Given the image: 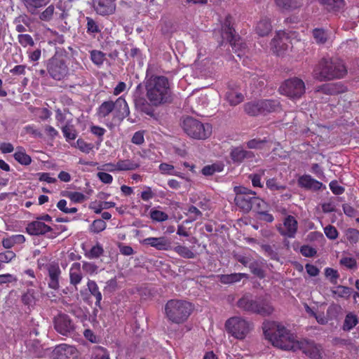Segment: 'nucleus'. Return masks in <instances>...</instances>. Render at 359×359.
Listing matches in <instances>:
<instances>
[{"label": "nucleus", "instance_id": "19", "mask_svg": "<svg viewBox=\"0 0 359 359\" xmlns=\"http://www.w3.org/2000/svg\"><path fill=\"white\" fill-rule=\"evenodd\" d=\"M52 230L50 226L38 219L29 222L26 227V231L32 236L44 235Z\"/></svg>", "mask_w": 359, "mask_h": 359}, {"label": "nucleus", "instance_id": "57", "mask_svg": "<svg viewBox=\"0 0 359 359\" xmlns=\"http://www.w3.org/2000/svg\"><path fill=\"white\" fill-rule=\"evenodd\" d=\"M339 263L341 265H343L349 269H353L355 268L357 266V262L355 259L353 257H342L340 259Z\"/></svg>", "mask_w": 359, "mask_h": 359}, {"label": "nucleus", "instance_id": "28", "mask_svg": "<svg viewBox=\"0 0 359 359\" xmlns=\"http://www.w3.org/2000/svg\"><path fill=\"white\" fill-rule=\"evenodd\" d=\"M271 22L266 18L261 19L255 27V32L260 36H267L271 32Z\"/></svg>", "mask_w": 359, "mask_h": 359}, {"label": "nucleus", "instance_id": "5", "mask_svg": "<svg viewBox=\"0 0 359 359\" xmlns=\"http://www.w3.org/2000/svg\"><path fill=\"white\" fill-rule=\"evenodd\" d=\"M182 128L188 136L197 140H205L212 133V128L209 124L205 125L198 120L189 116L184 119Z\"/></svg>", "mask_w": 359, "mask_h": 359}, {"label": "nucleus", "instance_id": "56", "mask_svg": "<svg viewBox=\"0 0 359 359\" xmlns=\"http://www.w3.org/2000/svg\"><path fill=\"white\" fill-rule=\"evenodd\" d=\"M300 252L306 257H313L317 254V250L308 245H304L300 248Z\"/></svg>", "mask_w": 359, "mask_h": 359}, {"label": "nucleus", "instance_id": "15", "mask_svg": "<svg viewBox=\"0 0 359 359\" xmlns=\"http://www.w3.org/2000/svg\"><path fill=\"white\" fill-rule=\"evenodd\" d=\"M288 41L289 39L286 36V34L284 32H278L271 41L273 51L278 55H283L289 48Z\"/></svg>", "mask_w": 359, "mask_h": 359}, {"label": "nucleus", "instance_id": "64", "mask_svg": "<svg viewBox=\"0 0 359 359\" xmlns=\"http://www.w3.org/2000/svg\"><path fill=\"white\" fill-rule=\"evenodd\" d=\"M329 187L332 192L335 195H341L345 191V189L340 186L337 180L330 182Z\"/></svg>", "mask_w": 359, "mask_h": 359}, {"label": "nucleus", "instance_id": "44", "mask_svg": "<svg viewBox=\"0 0 359 359\" xmlns=\"http://www.w3.org/2000/svg\"><path fill=\"white\" fill-rule=\"evenodd\" d=\"M345 236L347 241L352 245L359 241V231L355 229H348L346 231Z\"/></svg>", "mask_w": 359, "mask_h": 359}, {"label": "nucleus", "instance_id": "10", "mask_svg": "<svg viewBox=\"0 0 359 359\" xmlns=\"http://www.w3.org/2000/svg\"><path fill=\"white\" fill-rule=\"evenodd\" d=\"M47 70L53 79L60 81L67 75L69 69L64 60L52 57L48 61Z\"/></svg>", "mask_w": 359, "mask_h": 359}, {"label": "nucleus", "instance_id": "3", "mask_svg": "<svg viewBox=\"0 0 359 359\" xmlns=\"http://www.w3.org/2000/svg\"><path fill=\"white\" fill-rule=\"evenodd\" d=\"M347 73L344 62L338 58H322L313 69V76L320 81L341 79Z\"/></svg>", "mask_w": 359, "mask_h": 359}, {"label": "nucleus", "instance_id": "43", "mask_svg": "<svg viewBox=\"0 0 359 359\" xmlns=\"http://www.w3.org/2000/svg\"><path fill=\"white\" fill-rule=\"evenodd\" d=\"M104 250L100 244H97L91 248V249L85 253V256L88 259H96L103 254Z\"/></svg>", "mask_w": 359, "mask_h": 359}, {"label": "nucleus", "instance_id": "37", "mask_svg": "<svg viewBox=\"0 0 359 359\" xmlns=\"http://www.w3.org/2000/svg\"><path fill=\"white\" fill-rule=\"evenodd\" d=\"M87 287L90 294L96 299L95 305L100 306L102 296L95 281L89 280L87 283Z\"/></svg>", "mask_w": 359, "mask_h": 359}, {"label": "nucleus", "instance_id": "25", "mask_svg": "<svg viewBox=\"0 0 359 359\" xmlns=\"http://www.w3.org/2000/svg\"><path fill=\"white\" fill-rule=\"evenodd\" d=\"M262 115H266L278 111L280 108V103L278 100H261L259 105Z\"/></svg>", "mask_w": 359, "mask_h": 359}, {"label": "nucleus", "instance_id": "6", "mask_svg": "<svg viewBox=\"0 0 359 359\" xmlns=\"http://www.w3.org/2000/svg\"><path fill=\"white\" fill-rule=\"evenodd\" d=\"M278 91L290 100L300 99L306 92V86L304 81L294 76L285 80L278 88Z\"/></svg>", "mask_w": 359, "mask_h": 359}, {"label": "nucleus", "instance_id": "62", "mask_svg": "<svg viewBox=\"0 0 359 359\" xmlns=\"http://www.w3.org/2000/svg\"><path fill=\"white\" fill-rule=\"evenodd\" d=\"M82 269L86 273L93 274L97 273L98 267L94 263L83 262Z\"/></svg>", "mask_w": 359, "mask_h": 359}, {"label": "nucleus", "instance_id": "46", "mask_svg": "<svg viewBox=\"0 0 359 359\" xmlns=\"http://www.w3.org/2000/svg\"><path fill=\"white\" fill-rule=\"evenodd\" d=\"M106 227V222L103 219H98L93 221L90 225V230L95 233H98L104 230Z\"/></svg>", "mask_w": 359, "mask_h": 359}, {"label": "nucleus", "instance_id": "55", "mask_svg": "<svg viewBox=\"0 0 359 359\" xmlns=\"http://www.w3.org/2000/svg\"><path fill=\"white\" fill-rule=\"evenodd\" d=\"M259 105V100L248 103V115L257 116L262 115L261 107Z\"/></svg>", "mask_w": 359, "mask_h": 359}, {"label": "nucleus", "instance_id": "54", "mask_svg": "<svg viewBox=\"0 0 359 359\" xmlns=\"http://www.w3.org/2000/svg\"><path fill=\"white\" fill-rule=\"evenodd\" d=\"M55 7L53 5L48 6L39 15L40 20L43 21H50L53 15Z\"/></svg>", "mask_w": 359, "mask_h": 359}, {"label": "nucleus", "instance_id": "40", "mask_svg": "<svg viewBox=\"0 0 359 359\" xmlns=\"http://www.w3.org/2000/svg\"><path fill=\"white\" fill-rule=\"evenodd\" d=\"M312 36L317 44H324L327 42L328 35L327 32L322 28H315L312 31Z\"/></svg>", "mask_w": 359, "mask_h": 359}, {"label": "nucleus", "instance_id": "27", "mask_svg": "<svg viewBox=\"0 0 359 359\" xmlns=\"http://www.w3.org/2000/svg\"><path fill=\"white\" fill-rule=\"evenodd\" d=\"M325 8L331 12L339 11L345 6L344 0H318Z\"/></svg>", "mask_w": 359, "mask_h": 359}, {"label": "nucleus", "instance_id": "50", "mask_svg": "<svg viewBox=\"0 0 359 359\" xmlns=\"http://www.w3.org/2000/svg\"><path fill=\"white\" fill-rule=\"evenodd\" d=\"M150 217L156 222H164L168 219V215L165 212L158 210H151Z\"/></svg>", "mask_w": 359, "mask_h": 359}, {"label": "nucleus", "instance_id": "24", "mask_svg": "<svg viewBox=\"0 0 359 359\" xmlns=\"http://www.w3.org/2000/svg\"><path fill=\"white\" fill-rule=\"evenodd\" d=\"M82 279L83 275L81 273V264L79 262L73 263L69 269L70 284L77 289L76 286L81 282Z\"/></svg>", "mask_w": 359, "mask_h": 359}, {"label": "nucleus", "instance_id": "31", "mask_svg": "<svg viewBox=\"0 0 359 359\" xmlns=\"http://www.w3.org/2000/svg\"><path fill=\"white\" fill-rule=\"evenodd\" d=\"M275 2L276 5L283 11H292L302 6L299 0H275Z\"/></svg>", "mask_w": 359, "mask_h": 359}, {"label": "nucleus", "instance_id": "4", "mask_svg": "<svg viewBox=\"0 0 359 359\" xmlns=\"http://www.w3.org/2000/svg\"><path fill=\"white\" fill-rule=\"evenodd\" d=\"M192 311L191 304L182 299H170L164 307V314L168 321L177 325L185 323Z\"/></svg>", "mask_w": 359, "mask_h": 359}, {"label": "nucleus", "instance_id": "60", "mask_svg": "<svg viewBox=\"0 0 359 359\" xmlns=\"http://www.w3.org/2000/svg\"><path fill=\"white\" fill-rule=\"evenodd\" d=\"M266 140L260 139H253L248 141V149H263L266 144Z\"/></svg>", "mask_w": 359, "mask_h": 359}, {"label": "nucleus", "instance_id": "45", "mask_svg": "<svg viewBox=\"0 0 359 359\" xmlns=\"http://www.w3.org/2000/svg\"><path fill=\"white\" fill-rule=\"evenodd\" d=\"M325 276L333 285H336L337 283V280L339 278V274L337 270L330 267L325 269Z\"/></svg>", "mask_w": 359, "mask_h": 359}, {"label": "nucleus", "instance_id": "35", "mask_svg": "<svg viewBox=\"0 0 359 359\" xmlns=\"http://www.w3.org/2000/svg\"><path fill=\"white\" fill-rule=\"evenodd\" d=\"M14 158L19 163L28 165L32 162L31 157L26 154L25 150L22 147H17L16 151L14 154Z\"/></svg>", "mask_w": 359, "mask_h": 359}, {"label": "nucleus", "instance_id": "23", "mask_svg": "<svg viewBox=\"0 0 359 359\" xmlns=\"http://www.w3.org/2000/svg\"><path fill=\"white\" fill-rule=\"evenodd\" d=\"M236 197L234 199L236 205L245 211L247 207V188L237 186L234 187Z\"/></svg>", "mask_w": 359, "mask_h": 359}, {"label": "nucleus", "instance_id": "41", "mask_svg": "<svg viewBox=\"0 0 359 359\" xmlns=\"http://www.w3.org/2000/svg\"><path fill=\"white\" fill-rule=\"evenodd\" d=\"M246 156V151L242 147H235L231 149V157L234 163H241Z\"/></svg>", "mask_w": 359, "mask_h": 359}, {"label": "nucleus", "instance_id": "42", "mask_svg": "<svg viewBox=\"0 0 359 359\" xmlns=\"http://www.w3.org/2000/svg\"><path fill=\"white\" fill-rule=\"evenodd\" d=\"M64 137L67 141L74 140L77 137V133L73 125L66 124L62 128Z\"/></svg>", "mask_w": 359, "mask_h": 359}, {"label": "nucleus", "instance_id": "38", "mask_svg": "<svg viewBox=\"0 0 359 359\" xmlns=\"http://www.w3.org/2000/svg\"><path fill=\"white\" fill-rule=\"evenodd\" d=\"M49 0H28L26 1L25 6L30 13L35 14L38 8L46 6Z\"/></svg>", "mask_w": 359, "mask_h": 359}, {"label": "nucleus", "instance_id": "63", "mask_svg": "<svg viewBox=\"0 0 359 359\" xmlns=\"http://www.w3.org/2000/svg\"><path fill=\"white\" fill-rule=\"evenodd\" d=\"M15 257V254L11 250H6V252L0 253V264L8 263Z\"/></svg>", "mask_w": 359, "mask_h": 359}, {"label": "nucleus", "instance_id": "16", "mask_svg": "<svg viewBox=\"0 0 359 359\" xmlns=\"http://www.w3.org/2000/svg\"><path fill=\"white\" fill-rule=\"evenodd\" d=\"M142 243L154 248L158 250H168L171 248L170 240L165 237H149L144 238Z\"/></svg>", "mask_w": 359, "mask_h": 359}, {"label": "nucleus", "instance_id": "33", "mask_svg": "<svg viewBox=\"0 0 359 359\" xmlns=\"http://www.w3.org/2000/svg\"><path fill=\"white\" fill-rule=\"evenodd\" d=\"M86 21V32L90 36L95 37L97 34L101 32V28L99 23L90 17L86 16L85 18Z\"/></svg>", "mask_w": 359, "mask_h": 359}, {"label": "nucleus", "instance_id": "21", "mask_svg": "<svg viewBox=\"0 0 359 359\" xmlns=\"http://www.w3.org/2000/svg\"><path fill=\"white\" fill-rule=\"evenodd\" d=\"M273 307L265 302H248V311H252L263 316H269L272 313Z\"/></svg>", "mask_w": 359, "mask_h": 359}, {"label": "nucleus", "instance_id": "30", "mask_svg": "<svg viewBox=\"0 0 359 359\" xmlns=\"http://www.w3.org/2000/svg\"><path fill=\"white\" fill-rule=\"evenodd\" d=\"M231 17L227 16L225 19L224 25L222 26V36L229 42L234 41V32L235 30L231 27Z\"/></svg>", "mask_w": 359, "mask_h": 359}, {"label": "nucleus", "instance_id": "11", "mask_svg": "<svg viewBox=\"0 0 359 359\" xmlns=\"http://www.w3.org/2000/svg\"><path fill=\"white\" fill-rule=\"evenodd\" d=\"M54 327L62 335H68L74 332V325L70 317L65 313H60L54 318Z\"/></svg>", "mask_w": 359, "mask_h": 359}, {"label": "nucleus", "instance_id": "49", "mask_svg": "<svg viewBox=\"0 0 359 359\" xmlns=\"http://www.w3.org/2000/svg\"><path fill=\"white\" fill-rule=\"evenodd\" d=\"M18 40L19 43L23 47H26L27 46H33L34 45V39L27 34H19L18 36Z\"/></svg>", "mask_w": 359, "mask_h": 359}, {"label": "nucleus", "instance_id": "20", "mask_svg": "<svg viewBox=\"0 0 359 359\" xmlns=\"http://www.w3.org/2000/svg\"><path fill=\"white\" fill-rule=\"evenodd\" d=\"M299 187L306 189L319 191L323 187L322 182L313 179L309 175H303L297 180Z\"/></svg>", "mask_w": 359, "mask_h": 359}, {"label": "nucleus", "instance_id": "39", "mask_svg": "<svg viewBox=\"0 0 359 359\" xmlns=\"http://www.w3.org/2000/svg\"><path fill=\"white\" fill-rule=\"evenodd\" d=\"M248 79L252 93L260 90L264 86V79L257 74H251Z\"/></svg>", "mask_w": 359, "mask_h": 359}, {"label": "nucleus", "instance_id": "2", "mask_svg": "<svg viewBox=\"0 0 359 359\" xmlns=\"http://www.w3.org/2000/svg\"><path fill=\"white\" fill-rule=\"evenodd\" d=\"M146 95L152 105L158 107L172 101V91L168 79L164 76L147 75Z\"/></svg>", "mask_w": 359, "mask_h": 359}, {"label": "nucleus", "instance_id": "47", "mask_svg": "<svg viewBox=\"0 0 359 359\" xmlns=\"http://www.w3.org/2000/svg\"><path fill=\"white\" fill-rule=\"evenodd\" d=\"M264 204V201L259 198H251L248 199V209H254L255 210H257L259 212Z\"/></svg>", "mask_w": 359, "mask_h": 359}, {"label": "nucleus", "instance_id": "14", "mask_svg": "<svg viewBox=\"0 0 359 359\" xmlns=\"http://www.w3.org/2000/svg\"><path fill=\"white\" fill-rule=\"evenodd\" d=\"M115 0H98L94 3V10L102 16L112 15L116 11Z\"/></svg>", "mask_w": 359, "mask_h": 359}, {"label": "nucleus", "instance_id": "26", "mask_svg": "<svg viewBox=\"0 0 359 359\" xmlns=\"http://www.w3.org/2000/svg\"><path fill=\"white\" fill-rule=\"evenodd\" d=\"M39 299L38 292L34 289H27L21 296L22 304L28 308H33Z\"/></svg>", "mask_w": 359, "mask_h": 359}, {"label": "nucleus", "instance_id": "8", "mask_svg": "<svg viewBox=\"0 0 359 359\" xmlns=\"http://www.w3.org/2000/svg\"><path fill=\"white\" fill-rule=\"evenodd\" d=\"M301 351L304 354L311 359H322L323 349L321 345L313 341L302 339L296 342L293 351Z\"/></svg>", "mask_w": 359, "mask_h": 359}, {"label": "nucleus", "instance_id": "17", "mask_svg": "<svg viewBox=\"0 0 359 359\" xmlns=\"http://www.w3.org/2000/svg\"><path fill=\"white\" fill-rule=\"evenodd\" d=\"M106 166H113V168H107L108 171H128L134 170L140 166L138 161L133 159L119 160L116 164L107 163Z\"/></svg>", "mask_w": 359, "mask_h": 359}, {"label": "nucleus", "instance_id": "1", "mask_svg": "<svg viewBox=\"0 0 359 359\" xmlns=\"http://www.w3.org/2000/svg\"><path fill=\"white\" fill-rule=\"evenodd\" d=\"M265 338L274 346L284 350L294 351L296 336L283 325L276 321H265L262 326Z\"/></svg>", "mask_w": 359, "mask_h": 359}, {"label": "nucleus", "instance_id": "32", "mask_svg": "<svg viewBox=\"0 0 359 359\" xmlns=\"http://www.w3.org/2000/svg\"><path fill=\"white\" fill-rule=\"evenodd\" d=\"M359 322L357 315L352 312L348 313L343 323L342 329L344 331L349 332L355 327Z\"/></svg>", "mask_w": 359, "mask_h": 359}, {"label": "nucleus", "instance_id": "51", "mask_svg": "<svg viewBox=\"0 0 359 359\" xmlns=\"http://www.w3.org/2000/svg\"><path fill=\"white\" fill-rule=\"evenodd\" d=\"M90 57L94 64L96 65H101L104 60V54L99 50H92L90 53Z\"/></svg>", "mask_w": 359, "mask_h": 359}, {"label": "nucleus", "instance_id": "48", "mask_svg": "<svg viewBox=\"0 0 359 359\" xmlns=\"http://www.w3.org/2000/svg\"><path fill=\"white\" fill-rule=\"evenodd\" d=\"M188 214L190 215V219L185 220L184 222L189 223L193 221L198 219V218L202 217V212L199 210L198 208L194 205H190L188 209Z\"/></svg>", "mask_w": 359, "mask_h": 359}, {"label": "nucleus", "instance_id": "18", "mask_svg": "<svg viewBox=\"0 0 359 359\" xmlns=\"http://www.w3.org/2000/svg\"><path fill=\"white\" fill-rule=\"evenodd\" d=\"M46 269L48 273L50 280L48 286L50 288L57 290L59 288V279L61 274V270L58 264L51 262L46 265Z\"/></svg>", "mask_w": 359, "mask_h": 359}, {"label": "nucleus", "instance_id": "34", "mask_svg": "<svg viewBox=\"0 0 359 359\" xmlns=\"http://www.w3.org/2000/svg\"><path fill=\"white\" fill-rule=\"evenodd\" d=\"M226 100L232 106L237 105L244 100V96L242 93L235 90H229L225 95Z\"/></svg>", "mask_w": 359, "mask_h": 359}, {"label": "nucleus", "instance_id": "29", "mask_svg": "<svg viewBox=\"0 0 359 359\" xmlns=\"http://www.w3.org/2000/svg\"><path fill=\"white\" fill-rule=\"evenodd\" d=\"M246 273H234L231 274H222L218 276L219 281L223 284H232L240 281L246 277Z\"/></svg>", "mask_w": 359, "mask_h": 359}, {"label": "nucleus", "instance_id": "59", "mask_svg": "<svg viewBox=\"0 0 359 359\" xmlns=\"http://www.w3.org/2000/svg\"><path fill=\"white\" fill-rule=\"evenodd\" d=\"M93 359H109L107 351L102 347H97L94 351Z\"/></svg>", "mask_w": 359, "mask_h": 359}, {"label": "nucleus", "instance_id": "9", "mask_svg": "<svg viewBox=\"0 0 359 359\" xmlns=\"http://www.w3.org/2000/svg\"><path fill=\"white\" fill-rule=\"evenodd\" d=\"M225 328L229 334L238 339H244L247 334V322L239 317H233L225 323Z\"/></svg>", "mask_w": 359, "mask_h": 359}, {"label": "nucleus", "instance_id": "53", "mask_svg": "<svg viewBox=\"0 0 359 359\" xmlns=\"http://www.w3.org/2000/svg\"><path fill=\"white\" fill-rule=\"evenodd\" d=\"M159 170L163 175H177L180 176L179 174L174 171V166L172 165L162 163L159 165Z\"/></svg>", "mask_w": 359, "mask_h": 359}, {"label": "nucleus", "instance_id": "7", "mask_svg": "<svg viewBox=\"0 0 359 359\" xmlns=\"http://www.w3.org/2000/svg\"><path fill=\"white\" fill-rule=\"evenodd\" d=\"M115 109H117L123 116H126L130 113L126 101L120 97L115 102L105 101L102 102L97 109V114L100 118H105Z\"/></svg>", "mask_w": 359, "mask_h": 359}, {"label": "nucleus", "instance_id": "61", "mask_svg": "<svg viewBox=\"0 0 359 359\" xmlns=\"http://www.w3.org/2000/svg\"><path fill=\"white\" fill-rule=\"evenodd\" d=\"M76 146L81 151L86 154H88L93 148L92 144H88L81 139H79L76 141Z\"/></svg>", "mask_w": 359, "mask_h": 359}, {"label": "nucleus", "instance_id": "58", "mask_svg": "<svg viewBox=\"0 0 359 359\" xmlns=\"http://www.w3.org/2000/svg\"><path fill=\"white\" fill-rule=\"evenodd\" d=\"M220 166L216 164L205 165L201 170L203 175L205 176L212 175L215 172L221 171Z\"/></svg>", "mask_w": 359, "mask_h": 359}, {"label": "nucleus", "instance_id": "36", "mask_svg": "<svg viewBox=\"0 0 359 359\" xmlns=\"http://www.w3.org/2000/svg\"><path fill=\"white\" fill-rule=\"evenodd\" d=\"M173 250L184 259H194L196 257V253L185 245H177L173 248Z\"/></svg>", "mask_w": 359, "mask_h": 359}, {"label": "nucleus", "instance_id": "52", "mask_svg": "<svg viewBox=\"0 0 359 359\" xmlns=\"http://www.w3.org/2000/svg\"><path fill=\"white\" fill-rule=\"evenodd\" d=\"M324 233L327 238L330 240H335L339 236V232L336 227L331 224H328L324 228Z\"/></svg>", "mask_w": 359, "mask_h": 359}, {"label": "nucleus", "instance_id": "22", "mask_svg": "<svg viewBox=\"0 0 359 359\" xmlns=\"http://www.w3.org/2000/svg\"><path fill=\"white\" fill-rule=\"evenodd\" d=\"M134 104L136 109L149 116H154V105L150 101H147L144 97L137 96L134 98Z\"/></svg>", "mask_w": 359, "mask_h": 359}, {"label": "nucleus", "instance_id": "12", "mask_svg": "<svg viewBox=\"0 0 359 359\" xmlns=\"http://www.w3.org/2000/svg\"><path fill=\"white\" fill-rule=\"evenodd\" d=\"M53 359H79V353L76 348L67 344L57 346L53 352Z\"/></svg>", "mask_w": 359, "mask_h": 359}, {"label": "nucleus", "instance_id": "13", "mask_svg": "<svg viewBox=\"0 0 359 359\" xmlns=\"http://www.w3.org/2000/svg\"><path fill=\"white\" fill-rule=\"evenodd\" d=\"M298 222L292 215H287L283 221V226L280 224L277 229L280 235L287 238H294L297 231Z\"/></svg>", "mask_w": 359, "mask_h": 359}]
</instances>
